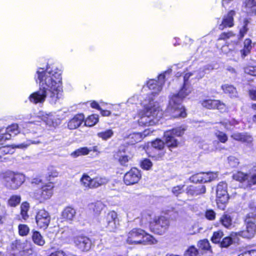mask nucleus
<instances>
[{"label": "nucleus", "instance_id": "1", "mask_svg": "<svg viewBox=\"0 0 256 256\" xmlns=\"http://www.w3.org/2000/svg\"><path fill=\"white\" fill-rule=\"evenodd\" d=\"M35 79L39 84V90L29 96V100L37 104H43L47 100L50 104H56L60 98L62 91L61 70L54 66L39 68Z\"/></svg>", "mask_w": 256, "mask_h": 256}, {"label": "nucleus", "instance_id": "2", "mask_svg": "<svg viewBox=\"0 0 256 256\" xmlns=\"http://www.w3.org/2000/svg\"><path fill=\"white\" fill-rule=\"evenodd\" d=\"M188 80H184V84L178 92L172 94L170 96L168 110L174 118H184L186 116V110L182 104V100L192 92V88Z\"/></svg>", "mask_w": 256, "mask_h": 256}, {"label": "nucleus", "instance_id": "3", "mask_svg": "<svg viewBox=\"0 0 256 256\" xmlns=\"http://www.w3.org/2000/svg\"><path fill=\"white\" fill-rule=\"evenodd\" d=\"M144 102V110L139 113L138 120L140 125L152 126L158 123L163 115L158 104L153 102L152 98L148 97Z\"/></svg>", "mask_w": 256, "mask_h": 256}, {"label": "nucleus", "instance_id": "4", "mask_svg": "<svg viewBox=\"0 0 256 256\" xmlns=\"http://www.w3.org/2000/svg\"><path fill=\"white\" fill-rule=\"evenodd\" d=\"M31 184L34 190L30 196L40 202L50 198L53 194L54 186L51 183L44 184L41 179L35 178L32 180Z\"/></svg>", "mask_w": 256, "mask_h": 256}, {"label": "nucleus", "instance_id": "5", "mask_svg": "<svg viewBox=\"0 0 256 256\" xmlns=\"http://www.w3.org/2000/svg\"><path fill=\"white\" fill-rule=\"evenodd\" d=\"M126 242L129 244H152L158 242L152 236L147 234L144 230L134 228L126 234Z\"/></svg>", "mask_w": 256, "mask_h": 256}, {"label": "nucleus", "instance_id": "6", "mask_svg": "<svg viewBox=\"0 0 256 256\" xmlns=\"http://www.w3.org/2000/svg\"><path fill=\"white\" fill-rule=\"evenodd\" d=\"M256 212L248 213L246 217V230L238 232H232V236H241L244 238H251L254 237L256 232Z\"/></svg>", "mask_w": 256, "mask_h": 256}, {"label": "nucleus", "instance_id": "7", "mask_svg": "<svg viewBox=\"0 0 256 256\" xmlns=\"http://www.w3.org/2000/svg\"><path fill=\"white\" fill-rule=\"evenodd\" d=\"M24 180L23 174L10 171L6 172L2 176V182L6 187L12 190L18 189Z\"/></svg>", "mask_w": 256, "mask_h": 256}, {"label": "nucleus", "instance_id": "8", "mask_svg": "<svg viewBox=\"0 0 256 256\" xmlns=\"http://www.w3.org/2000/svg\"><path fill=\"white\" fill-rule=\"evenodd\" d=\"M228 198L227 184L224 182H220L218 184L216 190V202L218 208L224 210Z\"/></svg>", "mask_w": 256, "mask_h": 256}, {"label": "nucleus", "instance_id": "9", "mask_svg": "<svg viewBox=\"0 0 256 256\" xmlns=\"http://www.w3.org/2000/svg\"><path fill=\"white\" fill-rule=\"evenodd\" d=\"M168 220L163 216H154L150 230L159 234H163L168 228Z\"/></svg>", "mask_w": 256, "mask_h": 256}, {"label": "nucleus", "instance_id": "10", "mask_svg": "<svg viewBox=\"0 0 256 256\" xmlns=\"http://www.w3.org/2000/svg\"><path fill=\"white\" fill-rule=\"evenodd\" d=\"M160 74L158 76V80H150L147 82V86L150 92L148 93V94H152L154 96L158 94L162 90V85L165 82L166 74Z\"/></svg>", "mask_w": 256, "mask_h": 256}, {"label": "nucleus", "instance_id": "11", "mask_svg": "<svg viewBox=\"0 0 256 256\" xmlns=\"http://www.w3.org/2000/svg\"><path fill=\"white\" fill-rule=\"evenodd\" d=\"M38 118L50 127L56 128L60 123V120L58 117V116L52 112H41L38 114Z\"/></svg>", "mask_w": 256, "mask_h": 256}, {"label": "nucleus", "instance_id": "12", "mask_svg": "<svg viewBox=\"0 0 256 256\" xmlns=\"http://www.w3.org/2000/svg\"><path fill=\"white\" fill-rule=\"evenodd\" d=\"M50 220L51 217L49 212L44 209L38 210L36 216V224L40 228H46Z\"/></svg>", "mask_w": 256, "mask_h": 256}, {"label": "nucleus", "instance_id": "13", "mask_svg": "<svg viewBox=\"0 0 256 256\" xmlns=\"http://www.w3.org/2000/svg\"><path fill=\"white\" fill-rule=\"evenodd\" d=\"M106 227L108 230L116 232L120 226L117 213L114 211L110 212L106 216Z\"/></svg>", "mask_w": 256, "mask_h": 256}, {"label": "nucleus", "instance_id": "14", "mask_svg": "<svg viewBox=\"0 0 256 256\" xmlns=\"http://www.w3.org/2000/svg\"><path fill=\"white\" fill-rule=\"evenodd\" d=\"M38 142L32 141L30 140H27L26 142L18 144L12 145V148L9 146H4L0 148V161L2 162L5 158L4 156L8 154H12L14 152V148H24L32 144H38Z\"/></svg>", "mask_w": 256, "mask_h": 256}, {"label": "nucleus", "instance_id": "15", "mask_svg": "<svg viewBox=\"0 0 256 256\" xmlns=\"http://www.w3.org/2000/svg\"><path fill=\"white\" fill-rule=\"evenodd\" d=\"M140 171L136 168H132L126 172L124 176V182L128 186L136 184L141 178Z\"/></svg>", "mask_w": 256, "mask_h": 256}, {"label": "nucleus", "instance_id": "16", "mask_svg": "<svg viewBox=\"0 0 256 256\" xmlns=\"http://www.w3.org/2000/svg\"><path fill=\"white\" fill-rule=\"evenodd\" d=\"M74 242L76 247L82 252H88L91 247V241L88 238L84 236H76Z\"/></svg>", "mask_w": 256, "mask_h": 256}, {"label": "nucleus", "instance_id": "17", "mask_svg": "<svg viewBox=\"0 0 256 256\" xmlns=\"http://www.w3.org/2000/svg\"><path fill=\"white\" fill-rule=\"evenodd\" d=\"M200 102L202 107L208 109L216 108L222 111L226 109V104L218 100L204 99Z\"/></svg>", "mask_w": 256, "mask_h": 256}, {"label": "nucleus", "instance_id": "18", "mask_svg": "<svg viewBox=\"0 0 256 256\" xmlns=\"http://www.w3.org/2000/svg\"><path fill=\"white\" fill-rule=\"evenodd\" d=\"M18 126L16 124H13L6 130L4 133L0 134V144H2L6 140H9L12 136H14L20 132Z\"/></svg>", "mask_w": 256, "mask_h": 256}, {"label": "nucleus", "instance_id": "19", "mask_svg": "<svg viewBox=\"0 0 256 256\" xmlns=\"http://www.w3.org/2000/svg\"><path fill=\"white\" fill-rule=\"evenodd\" d=\"M132 156L128 154V150H119L114 154V158L117 160L122 166H126L129 160L132 158Z\"/></svg>", "mask_w": 256, "mask_h": 256}, {"label": "nucleus", "instance_id": "20", "mask_svg": "<svg viewBox=\"0 0 256 256\" xmlns=\"http://www.w3.org/2000/svg\"><path fill=\"white\" fill-rule=\"evenodd\" d=\"M16 246L18 250H22L27 254L30 255L33 253L32 245L30 242L16 240Z\"/></svg>", "mask_w": 256, "mask_h": 256}, {"label": "nucleus", "instance_id": "21", "mask_svg": "<svg viewBox=\"0 0 256 256\" xmlns=\"http://www.w3.org/2000/svg\"><path fill=\"white\" fill-rule=\"evenodd\" d=\"M236 12L234 10L230 11L228 14L225 16L222 20V24L219 26V29L222 30L224 28L232 27L234 25L233 16Z\"/></svg>", "mask_w": 256, "mask_h": 256}, {"label": "nucleus", "instance_id": "22", "mask_svg": "<svg viewBox=\"0 0 256 256\" xmlns=\"http://www.w3.org/2000/svg\"><path fill=\"white\" fill-rule=\"evenodd\" d=\"M165 144L170 149L175 148L178 145V142L172 135V132L170 131H166L164 134Z\"/></svg>", "mask_w": 256, "mask_h": 256}, {"label": "nucleus", "instance_id": "23", "mask_svg": "<svg viewBox=\"0 0 256 256\" xmlns=\"http://www.w3.org/2000/svg\"><path fill=\"white\" fill-rule=\"evenodd\" d=\"M84 116L82 114H78L74 116L68 123V127L70 130H74L79 127L82 123Z\"/></svg>", "mask_w": 256, "mask_h": 256}, {"label": "nucleus", "instance_id": "24", "mask_svg": "<svg viewBox=\"0 0 256 256\" xmlns=\"http://www.w3.org/2000/svg\"><path fill=\"white\" fill-rule=\"evenodd\" d=\"M231 137L236 140L248 144L251 143L253 140L252 136L247 133L236 132L232 134Z\"/></svg>", "mask_w": 256, "mask_h": 256}, {"label": "nucleus", "instance_id": "25", "mask_svg": "<svg viewBox=\"0 0 256 256\" xmlns=\"http://www.w3.org/2000/svg\"><path fill=\"white\" fill-rule=\"evenodd\" d=\"M76 212L72 207H66L62 211V216L65 220L71 222L74 219Z\"/></svg>", "mask_w": 256, "mask_h": 256}, {"label": "nucleus", "instance_id": "26", "mask_svg": "<svg viewBox=\"0 0 256 256\" xmlns=\"http://www.w3.org/2000/svg\"><path fill=\"white\" fill-rule=\"evenodd\" d=\"M206 191V187L203 185L198 186V187L190 186H188L186 188V192L188 194L192 196H198V194H204Z\"/></svg>", "mask_w": 256, "mask_h": 256}, {"label": "nucleus", "instance_id": "27", "mask_svg": "<svg viewBox=\"0 0 256 256\" xmlns=\"http://www.w3.org/2000/svg\"><path fill=\"white\" fill-rule=\"evenodd\" d=\"M80 180L82 186L86 189L94 188V178H92L88 174H83Z\"/></svg>", "mask_w": 256, "mask_h": 256}, {"label": "nucleus", "instance_id": "28", "mask_svg": "<svg viewBox=\"0 0 256 256\" xmlns=\"http://www.w3.org/2000/svg\"><path fill=\"white\" fill-rule=\"evenodd\" d=\"M149 133L147 130H144L143 134L139 132H134L130 134L128 136L130 142L131 144H134L136 142H140L144 137L146 136Z\"/></svg>", "mask_w": 256, "mask_h": 256}, {"label": "nucleus", "instance_id": "29", "mask_svg": "<svg viewBox=\"0 0 256 256\" xmlns=\"http://www.w3.org/2000/svg\"><path fill=\"white\" fill-rule=\"evenodd\" d=\"M222 88L225 94H229L230 97L237 96L236 88L232 85L224 84L222 86Z\"/></svg>", "mask_w": 256, "mask_h": 256}, {"label": "nucleus", "instance_id": "30", "mask_svg": "<svg viewBox=\"0 0 256 256\" xmlns=\"http://www.w3.org/2000/svg\"><path fill=\"white\" fill-rule=\"evenodd\" d=\"M205 73L206 72L203 70L194 71L192 72L186 73L184 76V80H188L189 78L192 76H194V78H195L200 79L204 76Z\"/></svg>", "mask_w": 256, "mask_h": 256}, {"label": "nucleus", "instance_id": "31", "mask_svg": "<svg viewBox=\"0 0 256 256\" xmlns=\"http://www.w3.org/2000/svg\"><path fill=\"white\" fill-rule=\"evenodd\" d=\"M251 48L252 40L248 38L245 40L244 48L240 51L242 58H244L250 52Z\"/></svg>", "mask_w": 256, "mask_h": 256}, {"label": "nucleus", "instance_id": "32", "mask_svg": "<svg viewBox=\"0 0 256 256\" xmlns=\"http://www.w3.org/2000/svg\"><path fill=\"white\" fill-rule=\"evenodd\" d=\"M32 240L35 244L40 246H42L45 244V241L42 236L37 231L33 232Z\"/></svg>", "mask_w": 256, "mask_h": 256}, {"label": "nucleus", "instance_id": "33", "mask_svg": "<svg viewBox=\"0 0 256 256\" xmlns=\"http://www.w3.org/2000/svg\"><path fill=\"white\" fill-rule=\"evenodd\" d=\"M153 218L154 216L149 213H142L141 216L140 225L144 226L148 224L150 228H151V224L152 222Z\"/></svg>", "mask_w": 256, "mask_h": 256}, {"label": "nucleus", "instance_id": "34", "mask_svg": "<svg viewBox=\"0 0 256 256\" xmlns=\"http://www.w3.org/2000/svg\"><path fill=\"white\" fill-rule=\"evenodd\" d=\"M114 135V132L111 129H108L104 131L98 132L97 136L103 140H106L110 138Z\"/></svg>", "mask_w": 256, "mask_h": 256}, {"label": "nucleus", "instance_id": "35", "mask_svg": "<svg viewBox=\"0 0 256 256\" xmlns=\"http://www.w3.org/2000/svg\"><path fill=\"white\" fill-rule=\"evenodd\" d=\"M90 153L89 148L87 147H82L76 150L71 153L70 156L74 158H77L82 156L87 155Z\"/></svg>", "mask_w": 256, "mask_h": 256}, {"label": "nucleus", "instance_id": "36", "mask_svg": "<svg viewBox=\"0 0 256 256\" xmlns=\"http://www.w3.org/2000/svg\"><path fill=\"white\" fill-rule=\"evenodd\" d=\"M98 116L92 114L89 116L85 120L84 124L88 126H92L96 124L98 122Z\"/></svg>", "mask_w": 256, "mask_h": 256}, {"label": "nucleus", "instance_id": "37", "mask_svg": "<svg viewBox=\"0 0 256 256\" xmlns=\"http://www.w3.org/2000/svg\"><path fill=\"white\" fill-rule=\"evenodd\" d=\"M228 48V46H222V52L231 58H235L238 56L239 53L237 50L231 48H228V50H227Z\"/></svg>", "mask_w": 256, "mask_h": 256}, {"label": "nucleus", "instance_id": "38", "mask_svg": "<svg viewBox=\"0 0 256 256\" xmlns=\"http://www.w3.org/2000/svg\"><path fill=\"white\" fill-rule=\"evenodd\" d=\"M220 222L223 226L226 228H229L232 225V219L230 216L227 214H224L221 217Z\"/></svg>", "mask_w": 256, "mask_h": 256}, {"label": "nucleus", "instance_id": "39", "mask_svg": "<svg viewBox=\"0 0 256 256\" xmlns=\"http://www.w3.org/2000/svg\"><path fill=\"white\" fill-rule=\"evenodd\" d=\"M255 184H256V173L248 174L244 188H250L252 186Z\"/></svg>", "mask_w": 256, "mask_h": 256}, {"label": "nucleus", "instance_id": "40", "mask_svg": "<svg viewBox=\"0 0 256 256\" xmlns=\"http://www.w3.org/2000/svg\"><path fill=\"white\" fill-rule=\"evenodd\" d=\"M248 174H245L244 172H238L236 173L233 176V178L235 180L244 183V186L245 187Z\"/></svg>", "mask_w": 256, "mask_h": 256}, {"label": "nucleus", "instance_id": "41", "mask_svg": "<svg viewBox=\"0 0 256 256\" xmlns=\"http://www.w3.org/2000/svg\"><path fill=\"white\" fill-rule=\"evenodd\" d=\"M21 197L19 195L12 196L8 200V205L10 206L15 207L20 202Z\"/></svg>", "mask_w": 256, "mask_h": 256}, {"label": "nucleus", "instance_id": "42", "mask_svg": "<svg viewBox=\"0 0 256 256\" xmlns=\"http://www.w3.org/2000/svg\"><path fill=\"white\" fill-rule=\"evenodd\" d=\"M30 208V204L27 202H22L20 206V214L23 219L26 220L28 218V212Z\"/></svg>", "mask_w": 256, "mask_h": 256}, {"label": "nucleus", "instance_id": "43", "mask_svg": "<svg viewBox=\"0 0 256 256\" xmlns=\"http://www.w3.org/2000/svg\"><path fill=\"white\" fill-rule=\"evenodd\" d=\"M108 181L105 177L97 176L94 178V188L106 184Z\"/></svg>", "mask_w": 256, "mask_h": 256}, {"label": "nucleus", "instance_id": "44", "mask_svg": "<svg viewBox=\"0 0 256 256\" xmlns=\"http://www.w3.org/2000/svg\"><path fill=\"white\" fill-rule=\"evenodd\" d=\"M250 23V22L248 19H244L243 22L242 24V26L240 28V34L241 38L244 36L246 34L248 28V25Z\"/></svg>", "mask_w": 256, "mask_h": 256}, {"label": "nucleus", "instance_id": "45", "mask_svg": "<svg viewBox=\"0 0 256 256\" xmlns=\"http://www.w3.org/2000/svg\"><path fill=\"white\" fill-rule=\"evenodd\" d=\"M103 205L100 202H98L96 204H91L89 205L90 209L93 210L96 214H99L102 209Z\"/></svg>", "mask_w": 256, "mask_h": 256}, {"label": "nucleus", "instance_id": "46", "mask_svg": "<svg viewBox=\"0 0 256 256\" xmlns=\"http://www.w3.org/2000/svg\"><path fill=\"white\" fill-rule=\"evenodd\" d=\"M164 142L160 140L157 139L151 143L152 148L155 150H160L164 148Z\"/></svg>", "mask_w": 256, "mask_h": 256}, {"label": "nucleus", "instance_id": "47", "mask_svg": "<svg viewBox=\"0 0 256 256\" xmlns=\"http://www.w3.org/2000/svg\"><path fill=\"white\" fill-rule=\"evenodd\" d=\"M198 246L202 250L211 251L210 242L207 240H200L198 243Z\"/></svg>", "mask_w": 256, "mask_h": 256}, {"label": "nucleus", "instance_id": "48", "mask_svg": "<svg viewBox=\"0 0 256 256\" xmlns=\"http://www.w3.org/2000/svg\"><path fill=\"white\" fill-rule=\"evenodd\" d=\"M223 232L221 230H218L214 232L211 240L214 243H218L220 242L223 236Z\"/></svg>", "mask_w": 256, "mask_h": 256}, {"label": "nucleus", "instance_id": "49", "mask_svg": "<svg viewBox=\"0 0 256 256\" xmlns=\"http://www.w3.org/2000/svg\"><path fill=\"white\" fill-rule=\"evenodd\" d=\"M215 136L219 141L222 143H225L228 140L226 134L222 132L218 131L215 133Z\"/></svg>", "mask_w": 256, "mask_h": 256}, {"label": "nucleus", "instance_id": "50", "mask_svg": "<svg viewBox=\"0 0 256 256\" xmlns=\"http://www.w3.org/2000/svg\"><path fill=\"white\" fill-rule=\"evenodd\" d=\"M30 231L29 228L26 224H20L18 226V232L22 236H26Z\"/></svg>", "mask_w": 256, "mask_h": 256}, {"label": "nucleus", "instance_id": "51", "mask_svg": "<svg viewBox=\"0 0 256 256\" xmlns=\"http://www.w3.org/2000/svg\"><path fill=\"white\" fill-rule=\"evenodd\" d=\"M235 236H232L231 234L230 236L224 238L220 243L222 247L226 248L232 242V240L234 238Z\"/></svg>", "mask_w": 256, "mask_h": 256}, {"label": "nucleus", "instance_id": "52", "mask_svg": "<svg viewBox=\"0 0 256 256\" xmlns=\"http://www.w3.org/2000/svg\"><path fill=\"white\" fill-rule=\"evenodd\" d=\"M186 130V128L184 127H178L174 128L170 131L172 132V135L174 136H180L184 134Z\"/></svg>", "mask_w": 256, "mask_h": 256}, {"label": "nucleus", "instance_id": "53", "mask_svg": "<svg viewBox=\"0 0 256 256\" xmlns=\"http://www.w3.org/2000/svg\"><path fill=\"white\" fill-rule=\"evenodd\" d=\"M190 180L192 182H202V174L198 173L192 176Z\"/></svg>", "mask_w": 256, "mask_h": 256}, {"label": "nucleus", "instance_id": "54", "mask_svg": "<svg viewBox=\"0 0 256 256\" xmlns=\"http://www.w3.org/2000/svg\"><path fill=\"white\" fill-rule=\"evenodd\" d=\"M140 166L143 169L148 170L152 168V164L150 160L146 158L142 161Z\"/></svg>", "mask_w": 256, "mask_h": 256}, {"label": "nucleus", "instance_id": "55", "mask_svg": "<svg viewBox=\"0 0 256 256\" xmlns=\"http://www.w3.org/2000/svg\"><path fill=\"white\" fill-rule=\"evenodd\" d=\"M198 254V250L194 246H190L185 253L186 256H196Z\"/></svg>", "mask_w": 256, "mask_h": 256}, {"label": "nucleus", "instance_id": "56", "mask_svg": "<svg viewBox=\"0 0 256 256\" xmlns=\"http://www.w3.org/2000/svg\"><path fill=\"white\" fill-rule=\"evenodd\" d=\"M184 185H179L174 186L172 188V192L174 194L178 196L184 192Z\"/></svg>", "mask_w": 256, "mask_h": 256}, {"label": "nucleus", "instance_id": "57", "mask_svg": "<svg viewBox=\"0 0 256 256\" xmlns=\"http://www.w3.org/2000/svg\"><path fill=\"white\" fill-rule=\"evenodd\" d=\"M234 36V34L232 32H227L222 33L218 38V40H226Z\"/></svg>", "mask_w": 256, "mask_h": 256}, {"label": "nucleus", "instance_id": "58", "mask_svg": "<svg viewBox=\"0 0 256 256\" xmlns=\"http://www.w3.org/2000/svg\"><path fill=\"white\" fill-rule=\"evenodd\" d=\"M245 73L252 76H256V66H248L244 68Z\"/></svg>", "mask_w": 256, "mask_h": 256}, {"label": "nucleus", "instance_id": "59", "mask_svg": "<svg viewBox=\"0 0 256 256\" xmlns=\"http://www.w3.org/2000/svg\"><path fill=\"white\" fill-rule=\"evenodd\" d=\"M228 159L230 165L232 167L237 166L239 163L238 160L235 156H230Z\"/></svg>", "mask_w": 256, "mask_h": 256}, {"label": "nucleus", "instance_id": "60", "mask_svg": "<svg viewBox=\"0 0 256 256\" xmlns=\"http://www.w3.org/2000/svg\"><path fill=\"white\" fill-rule=\"evenodd\" d=\"M244 7L247 9H251L256 6V4L253 0H245L243 3Z\"/></svg>", "mask_w": 256, "mask_h": 256}, {"label": "nucleus", "instance_id": "61", "mask_svg": "<svg viewBox=\"0 0 256 256\" xmlns=\"http://www.w3.org/2000/svg\"><path fill=\"white\" fill-rule=\"evenodd\" d=\"M206 217L210 220H214L216 218V213L212 210H208L206 212Z\"/></svg>", "mask_w": 256, "mask_h": 256}, {"label": "nucleus", "instance_id": "62", "mask_svg": "<svg viewBox=\"0 0 256 256\" xmlns=\"http://www.w3.org/2000/svg\"><path fill=\"white\" fill-rule=\"evenodd\" d=\"M238 256H256V250H250L246 251Z\"/></svg>", "mask_w": 256, "mask_h": 256}, {"label": "nucleus", "instance_id": "63", "mask_svg": "<svg viewBox=\"0 0 256 256\" xmlns=\"http://www.w3.org/2000/svg\"><path fill=\"white\" fill-rule=\"evenodd\" d=\"M236 124L237 122L235 120H232L231 122H224L223 123V124H224L225 128L227 130H231L232 126Z\"/></svg>", "mask_w": 256, "mask_h": 256}, {"label": "nucleus", "instance_id": "64", "mask_svg": "<svg viewBox=\"0 0 256 256\" xmlns=\"http://www.w3.org/2000/svg\"><path fill=\"white\" fill-rule=\"evenodd\" d=\"M49 256H66L63 251L58 250L52 253Z\"/></svg>", "mask_w": 256, "mask_h": 256}]
</instances>
